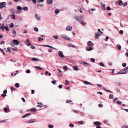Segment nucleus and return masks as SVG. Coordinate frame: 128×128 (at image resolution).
I'll return each mask as SVG.
<instances>
[{"mask_svg": "<svg viewBox=\"0 0 128 128\" xmlns=\"http://www.w3.org/2000/svg\"><path fill=\"white\" fill-rule=\"evenodd\" d=\"M22 8L24 11H27L28 10V8L27 6L24 7Z\"/></svg>", "mask_w": 128, "mask_h": 128, "instance_id": "21", "label": "nucleus"}, {"mask_svg": "<svg viewBox=\"0 0 128 128\" xmlns=\"http://www.w3.org/2000/svg\"><path fill=\"white\" fill-rule=\"evenodd\" d=\"M53 0H47V2L48 4L49 5L52 3Z\"/></svg>", "mask_w": 128, "mask_h": 128, "instance_id": "14", "label": "nucleus"}, {"mask_svg": "<svg viewBox=\"0 0 128 128\" xmlns=\"http://www.w3.org/2000/svg\"><path fill=\"white\" fill-rule=\"evenodd\" d=\"M116 84L118 86H120L121 85V82H117L116 83Z\"/></svg>", "mask_w": 128, "mask_h": 128, "instance_id": "53", "label": "nucleus"}, {"mask_svg": "<svg viewBox=\"0 0 128 128\" xmlns=\"http://www.w3.org/2000/svg\"><path fill=\"white\" fill-rule=\"evenodd\" d=\"M61 36L64 39L70 40V38L66 35L65 34H62L61 35Z\"/></svg>", "mask_w": 128, "mask_h": 128, "instance_id": "4", "label": "nucleus"}, {"mask_svg": "<svg viewBox=\"0 0 128 128\" xmlns=\"http://www.w3.org/2000/svg\"><path fill=\"white\" fill-rule=\"evenodd\" d=\"M0 29L2 30V31H3L5 29V26H4V27L2 26H0Z\"/></svg>", "mask_w": 128, "mask_h": 128, "instance_id": "47", "label": "nucleus"}, {"mask_svg": "<svg viewBox=\"0 0 128 128\" xmlns=\"http://www.w3.org/2000/svg\"><path fill=\"white\" fill-rule=\"evenodd\" d=\"M86 50L87 51H90L93 50V48L92 47H88L87 46L86 47Z\"/></svg>", "mask_w": 128, "mask_h": 128, "instance_id": "11", "label": "nucleus"}, {"mask_svg": "<svg viewBox=\"0 0 128 128\" xmlns=\"http://www.w3.org/2000/svg\"><path fill=\"white\" fill-rule=\"evenodd\" d=\"M7 90H4V91L3 93L4 94H6L7 93Z\"/></svg>", "mask_w": 128, "mask_h": 128, "instance_id": "56", "label": "nucleus"}, {"mask_svg": "<svg viewBox=\"0 0 128 128\" xmlns=\"http://www.w3.org/2000/svg\"><path fill=\"white\" fill-rule=\"evenodd\" d=\"M15 15H11V16L12 17V18L13 19H14L15 18H16V17L15 16Z\"/></svg>", "mask_w": 128, "mask_h": 128, "instance_id": "41", "label": "nucleus"}, {"mask_svg": "<svg viewBox=\"0 0 128 128\" xmlns=\"http://www.w3.org/2000/svg\"><path fill=\"white\" fill-rule=\"evenodd\" d=\"M122 66L124 67H125L126 66V64L125 63H124L122 64Z\"/></svg>", "mask_w": 128, "mask_h": 128, "instance_id": "49", "label": "nucleus"}, {"mask_svg": "<svg viewBox=\"0 0 128 128\" xmlns=\"http://www.w3.org/2000/svg\"><path fill=\"white\" fill-rule=\"evenodd\" d=\"M15 86L16 87L18 88L19 87L20 84L18 83H16L15 84Z\"/></svg>", "mask_w": 128, "mask_h": 128, "instance_id": "28", "label": "nucleus"}, {"mask_svg": "<svg viewBox=\"0 0 128 128\" xmlns=\"http://www.w3.org/2000/svg\"><path fill=\"white\" fill-rule=\"evenodd\" d=\"M34 30L36 31V32H38V28L37 27H35L34 28Z\"/></svg>", "mask_w": 128, "mask_h": 128, "instance_id": "42", "label": "nucleus"}, {"mask_svg": "<svg viewBox=\"0 0 128 128\" xmlns=\"http://www.w3.org/2000/svg\"><path fill=\"white\" fill-rule=\"evenodd\" d=\"M4 111L5 112H7L8 110V108H4Z\"/></svg>", "mask_w": 128, "mask_h": 128, "instance_id": "46", "label": "nucleus"}, {"mask_svg": "<svg viewBox=\"0 0 128 128\" xmlns=\"http://www.w3.org/2000/svg\"><path fill=\"white\" fill-rule=\"evenodd\" d=\"M12 50L14 51H16L17 50V48H12Z\"/></svg>", "mask_w": 128, "mask_h": 128, "instance_id": "37", "label": "nucleus"}, {"mask_svg": "<svg viewBox=\"0 0 128 128\" xmlns=\"http://www.w3.org/2000/svg\"><path fill=\"white\" fill-rule=\"evenodd\" d=\"M44 46H45V47H49V48H52V49H54V50H57V49L51 46H50L49 45H44Z\"/></svg>", "mask_w": 128, "mask_h": 128, "instance_id": "12", "label": "nucleus"}, {"mask_svg": "<svg viewBox=\"0 0 128 128\" xmlns=\"http://www.w3.org/2000/svg\"><path fill=\"white\" fill-rule=\"evenodd\" d=\"M119 33L120 34H122L123 33V30H120L119 31Z\"/></svg>", "mask_w": 128, "mask_h": 128, "instance_id": "50", "label": "nucleus"}, {"mask_svg": "<svg viewBox=\"0 0 128 128\" xmlns=\"http://www.w3.org/2000/svg\"><path fill=\"white\" fill-rule=\"evenodd\" d=\"M30 48L32 49H34L35 48V47L34 46H32L30 47Z\"/></svg>", "mask_w": 128, "mask_h": 128, "instance_id": "63", "label": "nucleus"}, {"mask_svg": "<svg viewBox=\"0 0 128 128\" xmlns=\"http://www.w3.org/2000/svg\"><path fill=\"white\" fill-rule=\"evenodd\" d=\"M1 96L2 97H5L6 96V94H1Z\"/></svg>", "mask_w": 128, "mask_h": 128, "instance_id": "62", "label": "nucleus"}, {"mask_svg": "<svg viewBox=\"0 0 128 128\" xmlns=\"http://www.w3.org/2000/svg\"><path fill=\"white\" fill-rule=\"evenodd\" d=\"M116 102L118 104L120 105L121 104H122V102L120 101H116Z\"/></svg>", "mask_w": 128, "mask_h": 128, "instance_id": "36", "label": "nucleus"}, {"mask_svg": "<svg viewBox=\"0 0 128 128\" xmlns=\"http://www.w3.org/2000/svg\"><path fill=\"white\" fill-rule=\"evenodd\" d=\"M121 47L120 45H119V46L118 47V49L119 50H120L121 49Z\"/></svg>", "mask_w": 128, "mask_h": 128, "instance_id": "48", "label": "nucleus"}, {"mask_svg": "<svg viewBox=\"0 0 128 128\" xmlns=\"http://www.w3.org/2000/svg\"><path fill=\"white\" fill-rule=\"evenodd\" d=\"M10 27L11 28H12L14 26V25L13 23H11L10 24Z\"/></svg>", "mask_w": 128, "mask_h": 128, "instance_id": "34", "label": "nucleus"}, {"mask_svg": "<svg viewBox=\"0 0 128 128\" xmlns=\"http://www.w3.org/2000/svg\"><path fill=\"white\" fill-rule=\"evenodd\" d=\"M128 70V66L126 67L123 70H122L121 72L118 73V74H125L126 73V72Z\"/></svg>", "mask_w": 128, "mask_h": 128, "instance_id": "3", "label": "nucleus"}, {"mask_svg": "<svg viewBox=\"0 0 128 128\" xmlns=\"http://www.w3.org/2000/svg\"><path fill=\"white\" fill-rule=\"evenodd\" d=\"M44 1V0H38V2H43Z\"/></svg>", "mask_w": 128, "mask_h": 128, "instance_id": "61", "label": "nucleus"}, {"mask_svg": "<svg viewBox=\"0 0 128 128\" xmlns=\"http://www.w3.org/2000/svg\"><path fill=\"white\" fill-rule=\"evenodd\" d=\"M27 32H28L27 30L26 29L25 30H24V32H23V33L24 34H26V33H27Z\"/></svg>", "mask_w": 128, "mask_h": 128, "instance_id": "55", "label": "nucleus"}, {"mask_svg": "<svg viewBox=\"0 0 128 128\" xmlns=\"http://www.w3.org/2000/svg\"><path fill=\"white\" fill-rule=\"evenodd\" d=\"M87 44L88 46H87L88 47H92L94 45V44L90 41H88L87 43Z\"/></svg>", "mask_w": 128, "mask_h": 128, "instance_id": "6", "label": "nucleus"}, {"mask_svg": "<svg viewBox=\"0 0 128 128\" xmlns=\"http://www.w3.org/2000/svg\"><path fill=\"white\" fill-rule=\"evenodd\" d=\"M17 9L18 10H20L22 9V8L20 6H17Z\"/></svg>", "mask_w": 128, "mask_h": 128, "instance_id": "27", "label": "nucleus"}, {"mask_svg": "<svg viewBox=\"0 0 128 128\" xmlns=\"http://www.w3.org/2000/svg\"><path fill=\"white\" fill-rule=\"evenodd\" d=\"M53 36L54 39H58V35H53Z\"/></svg>", "mask_w": 128, "mask_h": 128, "instance_id": "31", "label": "nucleus"}, {"mask_svg": "<svg viewBox=\"0 0 128 128\" xmlns=\"http://www.w3.org/2000/svg\"><path fill=\"white\" fill-rule=\"evenodd\" d=\"M48 127L49 128H53L54 127L51 124H49L48 125Z\"/></svg>", "mask_w": 128, "mask_h": 128, "instance_id": "40", "label": "nucleus"}, {"mask_svg": "<svg viewBox=\"0 0 128 128\" xmlns=\"http://www.w3.org/2000/svg\"><path fill=\"white\" fill-rule=\"evenodd\" d=\"M12 33L13 34V37H14L16 35V31H15V30H14V31H13L12 32Z\"/></svg>", "mask_w": 128, "mask_h": 128, "instance_id": "23", "label": "nucleus"}, {"mask_svg": "<svg viewBox=\"0 0 128 128\" xmlns=\"http://www.w3.org/2000/svg\"><path fill=\"white\" fill-rule=\"evenodd\" d=\"M68 46H70L74 48H75L76 47V46L71 43L68 44Z\"/></svg>", "mask_w": 128, "mask_h": 128, "instance_id": "15", "label": "nucleus"}, {"mask_svg": "<svg viewBox=\"0 0 128 128\" xmlns=\"http://www.w3.org/2000/svg\"><path fill=\"white\" fill-rule=\"evenodd\" d=\"M99 64L100 66L104 67L105 66L104 64L102 62H100Z\"/></svg>", "mask_w": 128, "mask_h": 128, "instance_id": "24", "label": "nucleus"}, {"mask_svg": "<svg viewBox=\"0 0 128 128\" xmlns=\"http://www.w3.org/2000/svg\"><path fill=\"white\" fill-rule=\"evenodd\" d=\"M82 82L85 84H91V85H93L92 84H91V83L88 82L87 81H85V80H83Z\"/></svg>", "mask_w": 128, "mask_h": 128, "instance_id": "13", "label": "nucleus"}, {"mask_svg": "<svg viewBox=\"0 0 128 128\" xmlns=\"http://www.w3.org/2000/svg\"><path fill=\"white\" fill-rule=\"evenodd\" d=\"M72 29V27L71 26H67L66 28V30L67 31H70Z\"/></svg>", "mask_w": 128, "mask_h": 128, "instance_id": "10", "label": "nucleus"}, {"mask_svg": "<svg viewBox=\"0 0 128 128\" xmlns=\"http://www.w3.org/2000/svg\"><path fill=\"white\" fill-rule=\"evenodd\" d=\"M44 39L43 38H41L40 37L38 38V41H40L41 40H43Z\"/></svg>", "mask_w": 128, "mask_h": 128, "instance_id": "45", "label": "nucleus"}, {"mask_svg": "<svg viewBox=\"0 0 128 128\" xmlns=\"http://www.w3.org/2000/svg\"><path fill=\"white\" fill-rule=\"evenodd\" d=\"M119 4L120 6H122L123 4L122 2V0H120L119 2Z\"/></svg>", "mask_w": 128, "mask_h": 128, "instance_id": "35", "label": "nucleus"}, {"mask_svg": "<svg viewBox=\"0 0 128 128\" xmlns=\"http://www.w3.org/2000/svg\"><path fill=\"white\" fill-rule=\"evenodd\" d=\"M98 32H100V33H101V34H102L103 32H101L100 31V29H98Z\"/></svg>", "mask_w": 128, "mask_h": 128, "instance_id": "51", "label": "nucleus"}, {"mask_svg": "<svg viewBox=\"0 0 128 128\" xmlns=\"http://www.w3.org/2000/svg\"><path fill=\"white\" fill-rule=\"evenodd\" d=\"M57 75L58 76L59 78H61L62 77V74H60L57 73Z\"/></svg>", "mask_w": 128, "mask_h": 128, "instance_id": "26", "label": "nucleus"}, {"mask_svg": "<svg viewBox=\"0 0 128 128\" xmlns=\"http://www.w3.org/2000/svg\"><path fill=\"white\" fill-rule=\"evenodd\" d=\"M90 61L92 62H94L95 61V60L94 58H90Z\"/></svg>", "mask_w": 128, "mask_h": 128, "instance_id": "29", "label": "nucleus"}, {"mask_svg": "<svg viewBox=\"0 0 128 128\" xmlns=\"http://www.w3.org/2000/svg\"><path fill=\"white\" fill-rule=\"evenodd\" d=\"M59 12V10L58 9L56 10H55V12L56 14H58Z\"/></svg>", "mask_w": 128, "mask_h": 128, "instance_id": "39", "label": "nucleus"}, {"mask_svg": "<svg viewBox=\"0 0 128 128\" xmlns=\"http://www.w3.org/2000/svg\"><path fill=\"white\" fill-rule=\"evenodd\" d=\"M32 2L34 4H36V0H32Z\"/></svg>", "mask_w": 128, "mask_h": 128, "instance_id": "54", "label": "nucleus"}, {"mask_svg": "<svg viewBox=\"0 0 128 128\" xmlns=\"http://www.w3.org/2000/svg\"><path fill=\"white\" fill-rule=\"evenodd\" d=\"M26 72L27 73H30V71L29 70H26Z\"/></svg>", "mask_w": 128, "mask_h": 128, "instance_id": "59", "label": "nucleus"}, {"mask_svg": "<svg viewBox=\"0 0 128 128\" xmlns=\"http://www.w3.org/2000/svg\"><path fill=\"white\" fill-rule=\"evenodd\" d=\"M6 52H11V49L9 48H8L7 49V50H6Z\"/></svg>", "mask_w": 128, "mask_h": 128, "instance_id": "25", "label": "nucleus"}, {"mask_svg": "<svg viewBox=\"0 0 128 128\" xmlns=\"http://www.w3.org/2000/svg\"><path fill=\"white\" fill-rule=\"evenodd\" d=\"M10 88L12 90H15V88L13 86H11Z\"/></svg>", "mask_w": 128, "mask_h": 128, "instance_id": "57", "label": "nucleus"}, {"mask_svg": "<svg viewBox=\"0 0 128 128\" xmlns=\"http://www.w3.org/2000/svg\"><path fill=\"white\" fill-rule=\"evenodd\" d=\"M6 4V2H0V8H2L3 7H5L6 6H4Z\"/></svg>", "mask_w": 128, "mask_h": 128, "instance_id": "5", "label": "nucleus"}, {"mask_svg": "<svg viewBox=\"0 0 128 128\" xmlns=\"http://www.w3.org/2000/svg\"><path fill=\"white\" fill-rule=\"evenodd\" d=\"M0 50L3 53V54L4 55L5 54V53L4 52V51H3V49H2L1 48H0Z\"/></svg>", "mask_w": 128, "mask_h": 128, "instance_id": "52", "label": "nucleus"}, {"mask_svg": "<svg viewBox=\"0 0 128 128\" xmlns=\"http://www.w3.org/2000/svg\"><path fill=\"white\" fill-rule=\"evenodd\" d=\"M35 67L38 70H42L43 69L42 68H41V67L40 66H35Z\"/></svg>", "mask_w": 128, "mask_h": 128, "instance_id": "17", "label": "nucleus"}, {"mask_svg": "<svg viewBox=\"0 0 128 128\" xmlns=\"http://www.w3.org/2000/svg\"><path fill=\"white\" fill-rule=\"evenodd\" d=\"M94 124L95 126H99L100 125V122H94Z\"/></svg>", "mask_w": 128, "mask_h": 128, "instance_id": "16", "label": "nucleus"}, {"mask_svg": "<svg viewBox=\"0 0 128 128\" xmlns=\"http://www.w3.org/2000/svg\"><path fill=\"white\" fill-rule=\"evenodd\" d=\"M5 29L7 31H8L9 30V29L8 26H5Z\"/></svg>", "mask_w": 128, "mask_h": 128, "instance_id": "43", "label": "nucleus"}, {"mask_svg": "<svg viewBox=\"0 0 128 128\" xmlns=\"http://www.w3.org/2000/svg\"><path fill=\"white\" fill-rule=\"evenodd\" d=\"M78 124H84V121H79L78 122Z\"/></svg>", "mask_w": 128, "mask_h": 128, "instance_id": "32", "label": "nucleus"}, {"mask_svg": "<svg viewBox=\"0 0 128 128\" xmlns=\"http://www.w3.org/2000/svg\"><path fill=\"white\" fill-rule=\"evenodd\" d=\"M84 15H80L79 17H78H78L80 19H81V18H83L84 17Z\"/></svg>", "mask_w": 128, "mask_h": 128, "instance_id": "44", "label": "nucleus"}, {"mask_svg": "<svg viewBox=\"0 0 128 128\" xmlns=\"http://www.w3.org/2000/svg\"><path fill=\"white\" fill-rule=\"evenodd\" d=\"M31 60H32L34 61H39V60L37 58H32Z\"/></svg>", "mask_w": 128, "mask_h": 128, "instance_id": "18", "label": "nucleus"}, {"mask_svg": "<svg viewBox=\"0 0 128 128\" xmlns=\"http://www.w3.org/2000/svg\"><path fill=\"white\" fill-rule=\"evenodd\" d=\"M36 109L35 108H32L30 109V110L31 111L34 112L36 111Z\"/></svg>", "mask_w": 128, "mask_h": 128, "instance_id": "22", "label": "nucleus"}, {"mask_svg": "<svg viewBox=\"0 0 128 128\" xmlns=\"http://www.w3.org/2000/svg\"><path fill=\"white\" fill-rule=\"evenodd\" d=\"M102 34H101V33H100V32H98L96 33L95 34V36H96V38H98V37L99 36H100Z\"/></svg>", "mask_w": 128, "mask_h": 128, "instance_id": "9", "label": "nucleus"}, {"mask_svg": "<svg viewBox=\"0 0 128 128\" xmlns=\"http://www.w3.org/2000/svg\"><path fill=\"white\" fill-rule=\"evenodd\" d=\"M69 126L70 127L73 128L74 127V125L73 124L70 123L69 124Z\"/></svg>", "mask_w": 128, "mask_h": 128, "instance_id": "30", "label": "nucleus"}, {"mask_svg": "<svg viewBox=\"0 0 128 128\" xmlns=\"http://www.w3.org/2000/svg\"><path fill=\"white\" fill-rule=\"evenodd\" d=\"M66 85H68L69 84V82L67 80H66Z\"/></svg>", "mask_w": 128, "mask_h": 128, "instance_id": "60", "label": "nucleus"}, {"mask_svg": "<svg viewBox=\"0 0 128 128\" xmlns=\"http://www.w3.org/2000/svg\"><path fill=\"white\" fill-rule=\"evenodd\" d=\"M74 19L79 22L81 23L82 25L83 26H85L86 25V24L84 22L82 21V19H79L77 15L74 16Z\"/></svg>", "mask_w": 128, "mask_h": 128, "instance_id": "1", "label": "nucleus"}, {"mask_svg": "<svg viewBox=\"0 0 128 128\" xmlns=\"http://www.w3.org/2000/svg\"><path fill=\"white\" fill-rule=\"evenodd\" d=\"M109 98L111 99H113L114 98V96L113 94H110V95Z\"/></svg>", "mask_w": 128, "mask_h": 128, "instance_id": "33", "label": "nucleus"}, {"mask_svg": "<svg viewBox=\"0 0 128 128\" xmlns=\"http://www.w3.org/2000/svg\"><path fill=\"white\" fill-rule=\"evenodd\" d=\"M105 5H104V6H102V9L103 10H106V9L105 8Z\"/></svg>", "mask_w": 128, "mask_h": 128, "instance_id": "58", "label": "nucleus"}, {"mask_svg": "<svg viewBox=\"0 0 128 128\" xmlns=\"http://www.w3.org/2000/svg\"><path fill=\"white\" fill-rule=\"evenodd\" d=\"M36 119H33L27 121H26V122L27 123H32L36 122Z\"/></svg>", "mask_w": 128, "mask_h": 128, "instance_id": "8", "label": "nucleus"}, {"mask_svg": "<svg viewBox=\"0 0 128 128\" xmlns=\"http://www.w3.org/2000/svg\"><path fill=\"white\" fill-rule=\"evenodd\" d=\"M35 17L38 20H40V17H38V15L37 14H36L35 15Z\"/></svg>", "mask_w": 128, "mask_h": 128, "instance_id": "19", "label": "nucleus"}, {"mask_svg": "<svg viewBox=\"0 0 128 128\" xmlns=\"http://www.w3.org/2000/svg\"><path fill=\"white\" fill-rule=\"evenodd\" d=\"M73 69L74 70L76 71H78V68L76 66H74L73 67Z\"/></svg>", "mask_w": 128, "mask_h": 128, "instance_id": "20", "label": "nucleus"}, {"mask_svg": "<svg viewBox=\"0 0 128 128\" xmlns=\"http://www.w3.org/2000/svg\"><path fill=\"white\" fill-rule=\"evenodd\" d=\"M111 10V8L110 7H108L106 8L107 10Z\"/></svg>", "mask_w": 128, "mask_h": 128, "instance_id": "64", "label": "nucleus"}, {"mask_svg": "<svg viewBox=\"0 0 128 128\" xmlns=\"http://www.w3.org/2000/svg\"><path fill=\"white\" fill-rule=\"evenodd\" d=\"M58 54L59 56L61 58H63L64 57V56L63 54V52L61 51H58Z\"/></svg>", "mask_w": 128, "mask_h": 128, "instance_id": "7", "label": "nucleus"}, {"mask_svg": "<svg viewBox=\"0 0 128 128\" xmlns=\"http://www.w3.org/2000/svg\"><path fill=\"white\" fill-rule=\"evenodd\" d=\"M63 69L64 70H67L68 69V68L66 66H64L63 67Z\"/></svg>", "mask_w": 128, "mask_h": 128, "instance_id": "38", "label": "nucleus"}, {"mask_svg": "<svg viewBox=\"0 0 128 128\" xmlns=\"http://www.w3.org/2000/svg\"><path fill=\"white\" fill-rule=\"evenodd\" d=\"M19 44V42L17 40H14L11 41L10 44L11 46L13 45H18Z\"/></svg>", "mask_w": 128, "mask_h": 128, "instance_id": "2", "label": "nucleus"}]
</instances>
